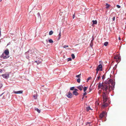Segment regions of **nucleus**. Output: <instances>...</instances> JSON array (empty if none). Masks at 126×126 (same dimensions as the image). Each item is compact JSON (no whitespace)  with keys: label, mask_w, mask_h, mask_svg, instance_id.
<instances>
[{"label":"nucleus","mask_w":126,"mask_h":126,"mask_svg":"<svg viewBox=\"0 0 126 126\" xmlns=\"http://www.w3.org/2000/svg\"><path fill=\"white\" fill-rule=\"evenodd\" d=\"M106 114V113L104 111H103L99 115V117L100 119H102Z\"/></svg>","instance_id":"1a4fd4ad"},{"label":"nucleus","mask_w":126,"mask_h":126,"mask_svg":"<svg viewBox=\"0 0 126 126\" xmlns=\"http://www.w3.org/2000/svg\"><path fill=\"white\" fill-rule=\"evenodd\" d=\"M2 71V70L0 69V72L1 73Z\"/></svg>","instance_id":"09e8293b"},{"label":"nucleus","mask_w":126,"mask_h":126,"mask_svg":"<svg viewBox=\"0 0 126 126\" xmlns=\"http://www.w3.org/2000/svg\"><path fill=\"white\" fill-rule=\"evenodd\" d=\"M84 98V96H83V97L82 98V100H83Z\"/></svg>","instance_id":"603ef678"},{"label":"nucleus","mask_w":126,"mask_h":126,"mask_svg":"<svg viewBox=\"0 0 126 126\" xmlns=\"http://www.w3.org/2000/svg\"><path fill=\"white\" fill-rule=\"evenodd\" d=\"M87 94V93L86 92H85L83 94V96H84L86 95Z\"/></svg>","instance_id":"58836bf2"},{"label":"nucleus","mask_w":126,"mask_h":126,"mask_svg":"<svg viewBox=\"0 0 126 126\" xmlns=\"http://www.w3.org/2000/svg\"><path fill=\"white\" fill-rule=\"evenodd\" d=\"M75 90L74 91H76L77 92V91H78V90L76 89H74Z\"/></svg>","instance_id":"c03bdc74"},{"label":"nucleus","mask_w":126,"mask_h":126,"mask_svg":"<svg viewBox=\"0 0 126 126\" xmlns=\"http://www.w3.org/2000/svg\"><path fill=\"white\" fill-rule=\"evenodd\" d=\"M33 97H34V99H36L37 98V97L34 95H33Z\"/></svg>","instance_id":"c9c22d12"},{"label":"nucleus","mask_w":126,"mask_h":126,"mask_svg":"<svg viewBox=\"0 0 126 126\" xmlns=\"http://www.w3.org/2000/svg\"><path fill=\"white\" fill-rule=\"evenodd\" d=\"M53 33V32L52 31H50L49 32V35H51Z\"/></svg>","instance_id":"412c9836"},{"label":"nucleus","mask_w":126,"mask_h":126,"mask_svg":"<svg viewBox=\"0 0 126 126\" xmlns=\"http://www.w3.org/2000/svg\"><path fill=\"white\" fill-rule=\"evenodd\" d=\"M2 98H3V99H5V98H4V96H3V97H2Z\"/></svg>","instance_id":"3c124183"},{"label":"nucleus","mask_w":126,"mask_h":126,"mask_svg":"<svg viewBox=\"0 0 126 126\" xmlns=\"http://www.w3.org/2000/svg\"><path fill=\"white\" fill-rule=\"evenodd\" d=\"M96 75H97V74H98V71H97V69H96Z\"/></svg>","instance_id":"ea45409f"},{"label":"nucleus","mask_w":126,"mask_h":126,"mask_svg":"<svg viewBox=\"0 0 126 126\" xmlns=\"http://www.w3.org/2000/svg\"><path fill=\"white\" fill-rule=\"evenodd\" d=\"M118 39L119 40H121V38H120V37H119Z\"/></svg>","instance_id":"8fccbe9b"},{"label":"nucleus","mask_w":126,"mask_h":126,"mask_svg":"<svg viewBox=\"0 0 126 126\" xmlns=\"http://www.w3.org/2000/svg\"><path fill=\"white\" fill-rule=\"evenodd\" d=\"M108 44V42H105L104 43V45L106 46H107Z\"/></svg>","instance_id":"aec40b11"},{"label":"nucleus","mask_w":126,"mask_h":126,"mask_svg":"<svg viewBox=\"0 0 126 126\" xmlns=\"http://www.w3.org/2000/svg\"><path fill=\"white\" fill-rule=\"evenodd\" d=\"M35 110L36 111L39 113H40V110H39L38 108H35Z\"/></svg>","instance_id":"2eb2a0df"},{"label":"nucleus","mask_w":126,"mask_h":126,"mask_svg":"<svg viewBox=\"0 0 126 126\" xmlns=\"http://www.w3.org/2000/svg\"><path fill=\"white\" fill-rule=\"evenodd\" d=\"M0 121H1L0 120Z\"/></svg>","instance_id":"4d7b16f0"},{"label":"nucleus","mask_w":126,"mask_h":126,"mask_svg":"<svg viewBox=\"0 0 126 126\" xmlns=\"http://www.w3.org/2000/svg\"><path fill=\"white\" fill-rule=\"evenodd\" d=\"M92 22H93V24H97V21L96 20H92Z\"/></svg>","instance_id":"dca6fc26"},{"label":"nucleus","mask_w":126,"mask_h":126,"mask_svg":"<svg viewBox=\"0 0 126 126\" xmlns=\"http://www.w3.org/2000/svg\"><path fill=\"white\" fill-rule=\"evenodd\" d=\"M2 84L1 83H0V89L2 87Z\"/></svg>","instance_id":"e433bc0d"},{"label":"nucleus","mask_w":126,"mask_h":126,"mask_svg":"<svg viewBox=\"0 0 126 126\" xmlns=\"http://www.w3.org/2000/svg\"><path fill=\"white\" fill-rule=\"evenodd\" d=\"M49 42L50 43H52L53 42V41L51 39H50L49 40Z\"/></svg>","instance_id":"b1692460"},{"label":"nucleus","mask_w":126,"mask_h":126,"mask_svg":"<svg viewBox=\"0 0 126 126\" xmlns=\"http://www.w3.org/2000/svg\"><path fill=\"white\" fill-rule=\"evenodd\" d=\"M94 40V38H93V36H92V40H91V42H92L93 41V40Z\"/></svg>","instance_id":"a19ab883"},{"label":"nucleus","mask_w":126,"mask_h":126,"mask_svg":"<svg viewBox=\"0 0 126 126\" xmlns=\"http://www.w3.org/2000/svg\"><path fill=\"white\" fill-rule=\"evenodd\" d=\"M25 55L28 54L29 55L30 57L32 56L34 57L35 56V53L34 51V50H29L27 52H26L25 53Z\"/></svg>","instance_id":"7ed1b4c3"},{"label":"nucleus","mask_w":126,"mask_h":126,"mask_svg":"<svg viewBox=\"0 0 126 126\" xmlns=\"http://www.w3.org/2000/svg\"><path fill=\"white\" fill-rule=\"evenodd\" d=\"M105 75H103L102 77V79H103V80L104 79H105Z\"/></svg>","instance_id":"7c9ffc66"},{"label":"nucleus","mask_w":126,"mask_h":126,"mask_svg":"<svg viewBox=\"0 0 126 126\" xmlns=\"http://www.w3.org/2000/svg\"><path fill=\"white\" fill-rule=\"evenodd\" d=\"M91 90L90 89V92L91 91Z\"/></svg>","instance_id":"864d4df0"},{"label":"nucleus","mask_w":126,"mask_h":126,"mask_svg":"<svg viewBox=\"0 0 126 126\" xmlns=\"http://www.w3.org/2000/svg\"><path fill=\"white\" fill-rule=\"evenodd\" d=\"M68 47V45H64L63 46V48H65L66 47Z\"/></svg>","instance_id":"c756f323"},{"label":"nucleus","mask_w":126,"mask_h":126,"mask_svg":"<svg viewBox=\"0 0 126 126\" xmlns=\"http://www.w3.org/2000/svg\"><path fill=\"white\" fill-rule=\"evenodd\" d=\"M97 84H98V89H99L100 88L101 89V87H102L104 84L103 81L101 83L100 82H99Z\"/></svg>","instance_id":"423d86ee"},{"label":"nucleus","mask_w":126,"mask_h":126,"mask_svg":"<svg viewBox=\"0 0 126 126\" xmlns=\"http://www.w3.org/2000/svg\"><path fill=\"white\" fill-rule=\"evenodd\" d=\"M75 17V15H74L73 16V18L74 19Z\"/></svg>","instance_id":"a18cd8bd"},{"label":"nucleus","mask_w":126,"mask_h":126,"mask_svg":"<svg viewBox=\"0 0 126 126\" xmlns=\"http://www.w3.org/2000/svg\"><path fill=\"white\" fill-rule=\"evenodd\" d=\"M66 96L68 98H71L72 97V94L69 92L68 94H67L66 95Z\"/></svg>","instance_id":"6e6552de"},{"label":"nucleus","mask_w":126,"mask_h":126,"mask_svg":"<svg viewBox=\"0 0 126 126\" xmlns=\"http://www.w3.org/2000/svg\"><path fill=\"white\" fill-rule=\"evenodd\" d=\"M80 78H78L77 79V82L79 83L80 82Z\"/></svg>","instance_id":"bb28decb"},{"label":"nucleus","mask_w":126,"mask_h":126,"mask_svg":"<svg viewBox=\"0 0 126 126\" xmlns=\"http://www.w3.org/2000/svg\"><path fill=\"white\" fill-rule=\"evenodd\" d=\"M106 8L107 9L110 7V4L107 3L106 4Z\"/></svg>","instance_id":"a211bd4d"},{"label":"nucleus","mask_w":126,"mask_h":126,"mask_svg":"<svg viewBox=\"0 0 126 126\" xmlns=\"http://www.w3.org/2000/svg\"><path fill=\"white\" fill-rule=\"evenodd\" d=\"M80 75L81 74H80L79 75H77L76 76V77L77 78H80Z\"/></svg>","instance_id":"a878e982"},{"label":"nucleus","mask_w":126,"mask_h":126,"mask_svg":"<svg viewBox=\"0 0 126 126\" xmlns=\"http://www.w3.org/2000/svg\"><path fill=\"white\" fill-rule=\"evenodd\" d=\"M13 93L15 94H21L22 93L23 91H13Z\"/></svg>","instance_id":"9d476101"},{"label":"nucleus","mask_w":126,"mask_h":126,"mask_svg":"<svg viewBox=\"0 0 126 126\" xmlns=\"http://www.w3.org/2000/svg\"><path fill=\"white\" fill-rule=\"evenodd\" d=\"M1 31H0V37H1Z\"/></svg>","instance_id":"49530a36"},{"label":"nucleus","mask_w":126,"mask_h":126,"mask_svg":"<svg viewBox=\"0 0 126 126\" xmlns=\"http://www.w3.org/2000/svg\"><path fill=\"white\" fill-rule=\"evenodd\" d=\"M71 56L73 59H74L75 58V56L74 54H71Z\"/></svg>","instance_id":"4be33fe9"},{"label":"nucleus","mask_w":126,"mask_h":126,"mask_svg":"<svg viewBox=\"0 0 126 126\" xmlns=\"http://www.w3.org/2000/svg\"><path fill=\"white\" fill-rule=\"evenodd\" d=\"M2 0H0V2H1V1Z\"/></svg>","instance_id":"5fc2aeb1"},{"label":"nucleus","mask_w":126,"mask_h":126,"mask_svg":"<svg viewBox=\"0 0 126 126\" xmlns=\"http://www.w3.org/2000/svg\"><path fill=\"white\" fill-rule=\"evenodd\" d=\"M72 59L71 58H69L67 59V61H72Z\"/></svg>","instance_id":"2f4dec72"},{"label":"nucleus","mask_w":126,"mask_h":126,"mask_svg":"<svg viewBox=\"0 0 126 126\" xmlns=\"http://www.w3.org/2000/svg\"><path fill=\"white\" fill-rule=\"evenodd\" d=\"M114 58L116 59H118L119 60L120 59V57L118 55L117 56L115 57H114Z\"/></svg>","instance_id":"4468645a"},{"label":"nucleus","mask_w":126,"mask_h":126,"mask_svg":"<svg viewBox=\"0 0 126 126\" xmlns=\"http://www.w3.org/2000/svg\"><path fill=\"white\" fill-rule=\"evenodd\" d=\"M9 50L7 49L4 51V52L0 56V57L3 58V59H7L9 57Z\"/></svg>","instance_id":"f03ea898"},{"label":"nucleus","mask_w":126,"mask_h":126,"mask_svg":"<svg viewBox=\"0 0 126 126\" xmlns=\"http://www.w3.org/2000/svg\"><path fill=\"white\" fill-rule=\"evenodd\" d=\"M116 6L118 8H120L121 7L120 6L118 5H116Z\"/></svg>","instance_id":"f704fd0d"},{"label":"nucleus","mask_w":126,"mask_h":126,"mask_svg":"<svg viewBox=\"0 0 126 126\" xmlns=\"http://www.w3.org/2000/svg\"><path fill=\"white\" fill-rule=\"evenodd\" d=\"M35 62H36V61H35Z\"/></svg>","instance_id":"6e6d98bb"},{"label":"nucleus","mask_w":126,"mask_h":126,"mask_svg":"<svg viewBox=\"0 0 126 126\" xmlns=\"http://www.w3.org/2000/svg\"><path fill=\"white\" fill-rule=\"evenodd\" d=\"M100 75L99 74L96 80H99V79L100 78Z\"/></svg>","instance_id":"6ab92c4d"},{"label":"nucleus","mask_w":126,"mask_h":126,"mask_svg":"<svg viewBox=\"0 0 126 126\" xmlns=\"http://www.w3.org/2000/svg\"><path fill=\"white\" fill-rule=\"evenodd\" d=\"M74 88H75L74 87H71V88H70V90H73L75 89Z\"/></svg>","instance_id":"cd10ccee"},{"label":"nucleus","mask_w":126,"mask_h":126,"mask_svg":"<svg viewBox=\"0 0 126 126\" xmlns=\"http://www.w3.org/2000/svg\"><path fill=\"white\" fill-rule=\"evenodd\" d=\"M91 124V123L90 122H87L86 123V125H89V126H90V124Z\"/></svg>","instance_id":"72a5a7b5"},{"label":"nucleus","mask_w":126,"mask_h":126,"mask_svg":"<svg viewBox=\"0 0 126 126\" xmlns=\"http://www.w3.org/2000/svg\"><path fill=\"white\" fill-rule=\"evenodd\" d=\"M26 55V58L27 59H29L30 57V56H29V55L28 54H27V55Z\"/></svg>","instance_id":"393cba45"},{"label":"nucleus","mask_w":126,"mask_h":126,"mask_svg":"<svg viewBox=\"0 0 126 126\" xmlns=\"http://www.w3.org/2000/svg\"><path fill=\"white\" fill-rule=\"evenodd\" d=\"M115 20V17L114 16L113 18V20L114 21Z\"/></svg>","instance_id":"37998d69"},{"label":"nucleus","mask_w":126,"mask_h":126,"mask_svg":"<svg viewBox=\"0 0 126 126\" xmlns=\"http://www.w3.org/2000/svg\"><path fill=\"white\" fill-rule=\"evenodd\" d=\"M4 93H3L2 94H0V97L1 96H2V95Z\"/></svg>","instance_id":"de8ad7c7"},{"label":"nucleus","mask_w":126,"mask_h":126,"mask_svg":"<svg viewBox=\"0 0 126 126\" xmlns=\"http://www.w3.org/2000/svg\"><path fill=\"white\" fill-rule=\"evenodd\" d=\"M87 88V87H84L83 90L84 92H85L86 91Z\"/></svg>","instance_id":"5701e85b"},{"label":"nucleus","mask_w":126,"mask_h":126,"mask_svg":"<svg viewBox=\"0 0 126 126\" xmlns=\"http://www.w3.org/2000/svg\"><path fill=\"white\" fill-rule=\"evenodd\" d=\"M10 44H11L10 42H9V43L7 44V46H8V45H10Z\"/></svg>","instance_id":"79ce46f5"},{"label":"nucleus","mask_w":126,"mask_h":126,"mask_svg":"<svg viewBox=\"0 0 126 126\" xmlns=\"http://www.w3.org/2000/svg\"><path fill=\"white\" fill-rule=\"evenodd\" d=\"M103 101L104 103L107 100V98L106 94L105 92H103L102 94Z\"/></svg>","instance_id":"20e7f679"},{"label":"nucleus","mask_w":126,"mask_h":126,"mask_svg":"<svg viewBox=\"0 0 126 126\" xmlns=\"http://www.w3.org/2000/svg\"><path fill=\"white\" fill-rule=\"evenodd\" d=\"M92 78L91 77H89L87 79V82H88L89 80L91 79Z\"/></svg>","instance_id":"c85d7f7f"},{"label":"nucleus","mask_w":126,"mask_h":126,"mask_svg":"<svg viewBox=\"0 0 126 126\" xmlns=\"http://www.w3.org/2000/svg\"><path fill=\"white\" fill-rule=\"evenodd\" d=\"M108 106V104H104L103 105V106H104V107H107Z\"/></svg>","instance_id":"473e14b6"},{"label":"nucleus","mask_w":126,"mask_h":126,"mask_svg":"<svg viewBox=\"0 0 126 126\" xmlns=\"http://www.w3.org/2000/svg\"><path fill=\"white\" fill-rule=\"evenodd\" d=\"M97 71L100 70L101 71H102V66L101 64H99L98 66L97 67L96 69Z\"/></svg>","instance_id":"0eeeda50"},{"label":"nucleus","mask_w":126,"mask_h":126,"mask_svg":"<svg viewBox=\"0 0 126 126\" xmlns=\"http://www.w3.org/2000/svg\"><path fill=\"white\" fill-rule=\"evenodd\" d=\"M104 83L108 84H110L111 85H109V86L108 87L107 85L104 84L102 87H101V89L103 90L104 91H105L106 93H108V90L110 91L111 90L114 89L115 83L113 80L111 79H107L104 81Z\"/></svg>","instance_id":"f257e3e1"},{"label":"nucleus","mask_w":126,"mask_h":126,"mask_svg":"<svg viewBox=\"0 0 126 126\" xmlns=\"http://www.w3.org/2000/svg\"><path fill=\"white\" fill-rule=\"evenodd\" d=\"M77 88L79 89L80 91H81L82 90V88H83L82 85H80L77 87Z\"/></svg>","instance_id":"9b49d317"},{"label":"nucleus","mask_w":126,"mask_h":126,"mask_svg":"<svg viewBox=\"0 0 126 126\" xmlns=\"http://www.w3.org/2000/svg\"><path fill=\"white\" fill-rule=\"evenodd\" d=\"M61 32L60 31V32L59 34L58 35V37H57V40H59L61 38Z\"/></svg>","instance_id":"ddd939ff"},{"label":"nucleus","mask_w":126,"mask_h":126,"mask_svg":"<svg viewBox=\"0 0 126 126\" xmlns=\"http://www.w3.org/2000/svg\"><path fill=\"white\" fill-rule=\"evenodd\" d=\"M37 15L39 17V16H40V13H37Z\"/></svg>","instance_id":"4c0bfd02"},{"label":"nucleus","mask_w":126,"mask_h":126,"mask_svg":"<svg viewBox=\"0 0 126 126\" xmlns=\"http://www.w3.org/2000/svg\"><path fill=\"white\" fill-rule=\"evenodd\" d=\"M73 94L76 96L77 95L79 94L78 93L75 91H74L73 92Z\"/></svg>","instance_id":"f8f14e48"},{"label":"nucleus","mask_w":126,"mask_h":126,"mask_svg":"<svg viewBox=\"0 0 126 126\" xmlns=\"http://www.w3.org/2000/svg\"><path fill=\"white\" fill-rule=\"evenodd\" d=\"M9 74L8 73L3 74L2 75V76L3 78L6 79H7L9 78Z\"/></svg>","instance_id":"39448f33"},{"label":"nucleus","mask_w":126,"mask_h":126,"mask_svg":"<svg viewBox=\"0 0 126 126\" xmlns=\"http://www.w3.org/2000/svg\"><path fill=\"white\" fill-rule=\"evenodd\" d=\"M87 111H88L90 110H92L90 106H88L86 107Z\"/></svg>","instance_id":"f3484780"}]
</instances>
